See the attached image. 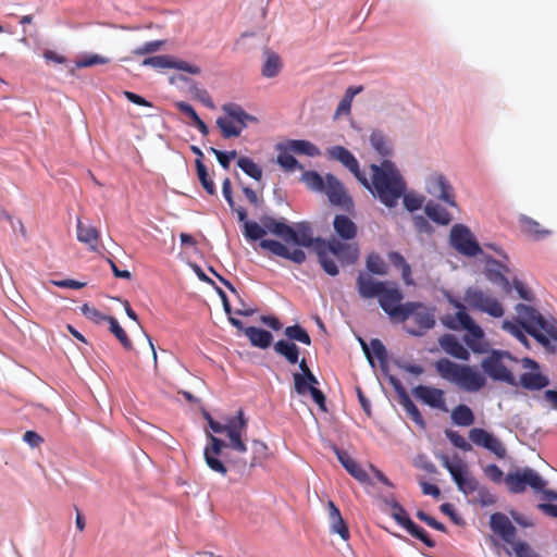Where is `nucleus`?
I'll list each match as a JSON object with an SVG mask.
<instances>
[{
  "label": "nucleus",
  "mask_w": 557,
  "mask_h": 557,
  "mask_svg": "<svg viewBox=\"0 0 557 557\" xmlns=\"http://www.w3.org/2000/svg\"><path fill=\"white\" fill-rule=\"evenodd\" d=\"M245 208L237 210V218L243 223V234L249 242L260 240L259 246L273 253L274 256L290 260L297 264H301L306 260L304 250L296 248L290 250L287 246L278 240L263 238L267 234L275 235L286 239L287 233H292V226L287 225L284 221L277 220L271 215L263 214L260 216V222L249 221Z\"/></svg>",
  "instance_id": "1"
},
{
  "label": "nucleus",
  "mask_w": 557,
  "mask_h": 557,
  "mask_svg": "<svg viewBox=\"0 0 557 557\" xmlns=\"http://www.w3.org/2000/svg\"><path fill=\"white\" fill-rule=\"evenodd\" d=\"M210 429L218 434L225 433L228 443L221 438L208 433L210 444L203 450V457L207 466L214 472L226 475L227 468L224 462L219 458L224 447H230L237 453H246L247 445L243 438L246 434L248 426V419L245 417L243 409H239L235 417L225 419L224 423L215 421L210 413H205Z\"/></svg>",
  "instance_id": "2"
},
{
  "label": "nucleus",
  "mask_w": 557,
  "mask_h": 557,
  "mask_svg": "<svg viewBox=\"0 0 557 557\" xmlns=\"http://www.w3.org/2000/svg\"><path fill=\"white\" fill-rule=\"evenodd\" d=\"M370 170L371 180L368 178L364 187L386 207H395L406 191V182L398 169L384 160L380 165L371 164Z\"/></svg>",
  "instance_id": "3"
},
{
  "label": "nucleus",
  "mask_w": 557,
  "mask_h": 557,
  "mask_svg": "<svg viewBox=\"0 0 557 557\" xmlns=\"http://www.w3.org/2000/svg\"><path fill=\"white\" fill-rule=\"evenodd\" d=\"M442 466L450 473L458 490L466 495L476 493L475 502L481 506H492L496 503L495 496L485 487L480 486L478 480L471 475L468 466L461 460L451 461L447 455H440Z\"/></svg>",
  "instance_id": "4"
},
{
  "label": "nucleus",
  "mask_w": 557,
  "mask_h": 557,
  "mask_svg": "<svg viewBox=\"0 0 557 557\" xmlns=\"http://www.w3.org/2000/svg\"><path fill=\"white\" fill-rule=\"evenodd\" d=\"M317 255L322 269L331 276L338 274V268L331 258L334 256L343 265L354 264L359 258V248L356 244L343 243L339 239H318Z\"/></svg>",
  "instance_id": "5"
},
{
  "label": "nucleus",
  "mask_w": 557,
  "mask_h": 557,
  "mask_svg": "<svg viewBox=\"0 0 557 557\" xmlns=\"http://www.w3.org/2000/svg\"><path fill=\"white\" fill-rule=\"evenodd\" d=\"M434 367L442 379L456 384L467 392H478L486 383L484 375L473 367L458 364L447 358L438 359Z\"/></svg>",
  "instance_id": "6"
},
{
  "label": "nucleus",
  "mask_w": 557,
  "mask_h": 557,
  "mask_svg": "<svg viewBox=\"0 0 557 557\" xmlns=\"http://www.w3.org/2000/svg\"><path fill=\"white\" fill-rule=\"evenodd\" d=\"M516 312L521 326L539 343L548 345V337L557 341V323L547 321L536 309L523 304L516 306Z\"/></svg>",
  "instance_id": "7"
},
{
  "label": "nucleus",
  "mask_w": 557,
  "mask_h": 557,
  "mask_svg": "<svg viewBox=\"0 0 557 557\" xmlns=\"http://www.w3.org/2000/svg\"><path fill=\"white\" fill-rule=\"evenodd\" d=\"M505 483L511 493H523L527 487H530L534 493H541L543 499L548 502L557 500V493L552 490L545 488L547 481H545L532 468L518 469L515 472H509L505 478Z\"/></svg>",
  "instance_id": "8"
},
{
  "label": "nucleus",
  "mask_w": 557,
  "mask_h": 557,
  "mask_svg": "<svg viewBox=\"0 0 557 557\" xmlns=\"http://www.w3.org/2000/svg\"><path fill=\"white\" fill-rule=\"evenodd\" d=\"M449 302L457 309V312L446 315L443 320L444 324L450 330H466L468 334L465 336V342L473 351H480L479 345L484 336L483 330L467 313L462 302L453 298L449 299Z\"/></svg>",
  "instance_id": "9"
},
{
  "label": "nucleus",
  "mask_w": 557,
  "mask_h": 557,
  "mask_svg": "<svg viewBox=\"0 0 557 557\" xmlns=\"http://www.w3.org/2000/svg\"><path fill=\"white\" fill-rule=\"evenodd\" d=\"M222 111L225 115L216 119V125L224 138L238 137L249 122H257L253 115L248 114L237 103H225Z\"/></svg>",
  "instance_id": "10"
},
{
  "label": "nucleus",
  "mask_w": 557,
  "mask_h": 557,
  "mask_svg": "<svg viewBox=\"0 0 557 557\" xmlns=\"http://www.w3.org/2000/svg\"><path fill=\"white\" fill-rule=\"evenodd\" d=\"M407 320H411L413 326L406 324L405 330L408 334L414 336H422L428 330L435 325L434 311L423 304L416 301L406 302L405 313L401 314L398 322H406Z\"/></svg>",
  "instance_id": "11"
},
{
  "label": "nucleus",
  "mask_w": 557,
  "mask_h": 557,
  "mask_svg": "<svg viewBox=\"0 0 557 557\" xmlns=\"http://www.w3.org/2000/svg\"><path fill=\"white\" fill-rule=\"evenodd\" d=\"M463 300L472 310L487 313L493 318H502L504 315L502 304L495 297L476 287H469L465 292Z\"/></svg>",
  "instance_id": "12"
},
{
  "label": "nucleus",
  "mask_w": 557,
  "mask_h": 557,
  "mask_svg": "<svg viewBox=\"0 0 557 557\" xmlns=\"http://www.w3.org/2000/svg\"><path fill=\"white\" fill-rule=\"evenodd\" d=\"M404 295L395 283L388 282L384 287L377 301L382 310L388 314L393 322H398L401 314L405 313L406 302L403 304Z\"/></svg>",
  "instance_id": "13"
},
{
  "label": "nucleus",
  "mask_w": 557,
  "mask_h": 557,
  "mask_svg": "<svg viewBox=\"0 0 557 557\" xmlns=\"http://www.w3.org/2000/svg\"><path fill=\"white\" fill-rule=\"evenodd\" d=\"M294 389L299 396L310 394L312 400L322 411H326V397L321 389L318 388L319 381L313 372L307 374L293 373Z\"/></svg>",
  "instance_id": "14"
},
{
  "label": "nucleus",
  "mask_w": 557,
  "mask_h": 557,
  "mask_svg": "<svg viewBox=\"0 0 557 557\" xmlns=\"http://www.w3.org/2000/svg\"><path fill=\"white\" fill-rule=\"evenodd\" d=\"M450 243L456 250L468 257H474L481 252V247L474 239L472 233L462 224L453 226L450 231Z\"/></svg>",
  "instance_id": "15"
},
{
  "label": "nucleus",
  "mask_w": 557,
  "mask_h": 557,
  "mask_svg": "<svg viewBox=\"0 0 557 557\" xmlns=\"http://www.w3.org/2000/svg\"><path fill=\"white\" fill-rule=\"evenodd\" d=\"M481 367L494 381H500L509 385L517 386L516 377L502 361L500 354L494 352L486 357L482 360Z\"/></svg>",
  "instance_id": "16"
},
{
  "label": "nucleus",
  "mask_w": 557,
  "mask_h": 557,
  "mask_svg": "<svg viewBox=\"0 0 557 557\" xmlns=\"http://www.w3.org/2000/svg\"><path fill=\"white\" fill-rule=\"evenodd\" d=\"M469 438L474 445L490 450L499 459H504L507 455V449L502 441L484 429H471Z\"/></svg>",
  "instance_id": "17"
},
{
  "label": "nucleus",
  "mask_w": 557,
  "mask_h": 557,
  "mask_svg": "<svg viewBox=\"0 0 557 557\" xmlns=\"http://www.w3.org/2000/svg\"><path fill=\"white\" fill-rule=\"evenodd\" d=\"M327 156L331 159H334L341 162L345 168H347L354 176L358 180V182L362 186H367L368 177L364 172H362L359 168V162L356 157L345 147L343 146H334L327 150Z\"/></svg>",
  "instance_id": "18"
},
{
  "label": "nucleus",
  "mask_w": 557,
  "mask_h": 557,
  "mask_svg": "<svg viewBox=\"0 0 557 557\" xmlns=\"http://www.w3.org/2000/svg\"><path fill=\"white\" fill-rule=\"evenodd\" d=\"M387 283V281H377L370 273L361 271L356 280V288L361 299H377Z\"/></svg>",
  "instance_id": "19"
},
{
  "label": "nucleus",
  "mask_w": 557,
  "mask_h": 557,
  "mask_svg": "<svg viewBox=\"0 0 557 557\" xmlns=\"http://www.w3.org/2000/svg\"><path fill=\"white\" fill-rule=\"evenodd\" d=\"M323 191L326 194L332 205L339 206L345 209L352 207V200L347 195L343 184L335 175L331 173L325 175V185Z\"/></svg>",
  "instance_id": "20"
},
{
  "label": "nucleus",
  "mask_w": 557,
  "mask_h": 557,
  "mask_svg": "<svg viewBox=\"0 0 557 557\" xmlns=\"http://www.w3.org/2000/svg\"><path fill=\"white\" fill-rule=\"evenodd\" d=\"M522 364L524 368H530L532 370H539V364L536 361L530 358H523ZM549 384V380L547 376L543 375L539 371L536 372H525L520 376V385L529 391H540L546 387Z\"/></svg>",
  "instance_id": "21"
},
{
  "label": "nucleus",
  "mask_w": 557,
  "mask_h": 557,
  "mask_svg": "<svg viewBox=\"0 0 557 557\" xmlns=\"http://www.w3.org/2000/svg\"><path fill=\"white\" fill-rule=\"evenodd\" d=\"M428 191L450 207H456L455 196L451 185L445 176L441 174L431 175L426 183Z\"/></svg>",
  "instance_id": "22"
},
{
  "label": "nucleus",
  "mask_w": 557,
  "mask_h": 557,
  "mask_svg": "<svg viewBox=\"0 0 557 557\" xmlns=\"http://www.w3.org/2000/svg\"><path fill=\"white\" fill-rule=\"evenodd\" d=\"M412 394L423 404L432 408L447 411L445 393L443 389L432 386L418 385L412 389Z\"/></svg>",
  "instance_id": "23"
},
{
  "label": "nucleus",
  "mask_w": 557,
  "mask_h": 557,
  "mask_svg": "<svg viewBox=\"0 0 557 557\" xmlns=\"http://www.w3.org/2000/svg\"><path fill=\"white\" fill-rule=\"evenodd\" d=\"M509 269L507 265L500 263L499 261L488 258L485 264V276L493 284L499 285L504 293H511V283L505 276V273H508Z\"/></svg>",
  "instance_id": "24"
},
{
  "label": "nucleus",
  "mask_w": 557,
  "mask_h": 557,
  "mask_svg": "<svg viewBox=\"0 0 557 557\" xmlns=\"http://www.w3.org/2000/svg\"><path fill=\"white\" fill-rule=\"evenodd\" d=\"M333 450L337 456L341 465L352 478H355L360 483L369 482V475L366 470H363L362 467L352 457H350L347 451L338 448L337 446H333Z\"/></svg>",
  "instance_id": "25"
},
{
  "label": "nucleus",
  "mask_w": 557,
  "mask_h": 557,
  "mask_svg": "<svg viewBox=\"0 0 557 557\" xmlns=\"http://www.w3.org/2000/svg\"><path fill=\"white\" fill-rule=\"evenodd\" d=\"M491 529L507 543H512L516 536V528L509 518L502 512H495L491 516Z\"/></svg>",
  "instance_id": "26"
},
{
  "label": "nucleus",
  "mask_w": 557,
  "mask_h": 557,
  "mask_svg": "<svg viewBox=\"0 0 557 557\" xmlns=\"http://www.w3.org/2000/svg\"><path fill=\"white\" fill-rule=\"evenodd\" d=\"M313 240L311 224L307 221L296 223V226L292 227V233H287L285 239L286 243L302 247H311Z\"/></svg>",
  "instance_id": "27"
},
{
  "label": "nucleus",
  "mask_w": 557,
  "mask_h": 557,
  "mask_svg": "<svg viewBox=\"0 0 557 557\" xmlns=\"http://www.w3.org/2000/svg\"><path fill=\"white\" fill-rule=\"evenodd\" d=\"M519 226L522 234L533 240H541L552 234L549 230L544 228L537 221L523 214L519 216Z\"/></svg>",
  "instance_id": "28"
},
{
  "label": "nucleus",
  "mask_w": 557,
  "mask_h": 557,
  "mask_svg": "<svg viewBox=\"0 0 557 557\" xmlns=\"http://www.w3.org/2000/svg\"><path fill=\"white\" fill-rule=\"evenodd\" d=\"M99 231L91 224H85L77 219V239L88 246L91 251L99 250Z\"/></svg>",
  "instance_id": "29"
},
{
  "label": "nucleus",
  "mask_w": 557,
  "mask_h": 557,
  "mask_svg": "<svg viewBox=\"0 0 557 557\" xmlns=\"http://www.w3.org/2000/svg\"><path fill=\"white\" fill-rule=\"evenodd\" d=\"M333 227L338 237L344 240L354 239L358 232L356 223L344 214L335 215Z\"/></svg>",
  "instance_id": "30"
},
{
  "label": "nucleus",
  "mask_w": 557,
  "mask_h": 557,
  "mask_svg": "<svg viewBox=\"0 0 557 557\" xmlns=\"http://www.w3.org/2000/svg\"><path fill=\"white\" fill-rule=\"evenodd\" d=\"M442 348L451 357L467 361L470 354L465 346L451 334H446L440 338Z\"/></svg>",
  "instance_id": "31"
},
{
  "label": "nucleus",
  "mask_w": 557,
  "mask_h": 557,
  "mask_svg": "<svg viewBox=\"0 0 557 557\" xmlns=\"http://www.w3.org/2000/svg\"><path fill=\"white\" fill-rule=\"evenodd\" d=\"M264 62L262 64L261 74L265 78L276 77L282 71L283 64L277 53L267 49L263 52Z\"/></svg>",
  "instance_id": "32"
},
{
  "label": "nucleus",
  "mask_w": 557,
  "mask_h": 557,
  "mask_svg": "<svg viewBox=\"0 0 557 557\" xmlns=\"http://www.w3.org/2000/svg\"><path fill=\"white\" fill-rule=\"evenodd\" d=\"M245 335L249 338L252 346L262 349L268 348L273 339V336L269 331L256 326L246 327Z\"/></svg>",
  "instance_id": "33"
},
{
  "label": "nucleus",
  "mask_w": 557,
  "mask_h": 557,
  "mask_svg": "<svg viewBox=\"0 0 557 557\" xmlns=\"http://www.w3.org/2000/svg\"><path fill=\"white\" fill-rule=\"evenodd\" d=\"M277 163L286 172H294L296 170H304V166L296 160L293 152L289 151L285 144L277 145Z\"/></svg>",
  "instance_id": "34"
},
{
  "label": "nucleus",
  "mask_w": 557,
  "mask_h": 557,
  "mask_svg": "<svg viewBox=\"0 0 557 557\" xmlns=\"http://www.w3.org/2000/svg\"><path fill=\"white\" fill-rule=\"evenodd\" d=\"M287 149L295 154H304L308 157L320 156L319 148L312 143L304 139H290L285 143Z\"/></svg>",
  "instance_id": "35"
},
{
  "label": "nucleus",
  "mask_w": 557,
  "mask_h": 557,
  "mask_svg": "<svg viewBox=\"0 0 557 557\" xmlns=\"http://www.w3.org/2000/svg\"><path fill=\"white\" fill-rule=\"evenodd\" d=\"M274 350L276 354L284 357L288 363L296 364L298 362L300 352L295 343L281 339L274 344Z\"/></svg>",
  "instance_id": "36"
},
{
  "label": "nucleus",
  "mask_w": 557,
  "mask_h": 557,
  "mask_svg": "<svg viewBox=\"0 0 557 557\" xmlns=\"http://www.w3.org/2000/svg\"><path fill=\"white\" fill-rule=\"evenodd\" d=\"M424 212L432 221L441 225H447L451 221V216L448 211L433 201L425 205Z\"/></svg>",
  "instance_id": "37"
},
{
  "label": "nucleus",
  "mask_w": 557,
  "mask_h": 557,
  "mask_svg": "<svg viewBox=\"0 0 557 557\" xmlns=\"http://www.w3.org/2000/svg\"><path fill=\"white\" fill-rule=\"evenodd\" d=\"M451 420L456 425L470 426L474 423V414L467 405H458L451 411Z\"/></svg>",
  "instance_id": "38"
},
{
  "label": "nucleus",
  "mask_w": 557,
  "mask_h": 557,
  "mask_svg": "<svg viewBox=\"0 0 557 557\" xmlns=\"http://www.w3.org/2000/svg\"><path fill=\"white\" fill-rule=\"evenodd\" d=\"M389 262L397 269L401 270V277L407 285H412L413 281L411 278V267L405 260V258L397 251H392L388 253Z\"/></svg>",
  "instance_id": "39"
},
{
  "label": "nucleus",
  "mask_w": 557,
  "mask_h": 557,
  "mask_svg": "<svg viewBox=\"0 0 557 557\" xmlns=\"http://www.w3.org/2000/svg\"><path fill=\"white\" fill-rule=\"evenodd\" d=\"M196 171L198 180L203 189L211 196L215 195L216 189L213 180L209 176L208 169L201 160H196Z\"/></svg>",
  "instance_id": "40"
},
{
  "label": "nucleus",
  "mask_w": 557,
  "mask_h": 557,
  "mask_svg": "<svg viewBox=\"0 0 557 557\" xmlns=\"http://www.w3.org/2000/svg\"><path fill=\"white\" fill-rule=\"evenodd\" d=\"M237 166L248 176L256 181H260L262 178V169L256 162H253L248 157H240L237 160Z\"/></svg>",
  "instance_id": "41"
},
{
  "label": "nucleus",
  "mask_w": 557,
  "mask_h": 557,
  "mask_svg": "<svg viewBox=\"0 0 557 557\" xmlns=\"http://www.w3.org/2000/svg\"><path fill=\"white\" fill-rule=\"evenodd\" d=\"M370 143L374 150L383 157L389 156L392 152L391 144L384 134L380 131L372 132Z\"/></svg>",
  "instance_id": "42"
},
{
  "label": "nucleus",
  "mask_w": 557,
  "mask_h": 557,
  "mask_svg": "<svg viewBox=\"0 0 557 557\" xmlns=\"http://www.w3.org/2000/svg\"><path fill=\"white\" fill-rule=\"evenodd\" d=\"M301 181L313 191L322 193L324 190L325 178L317 171H305Z\"/></svg>",
  "instance_id": "43"
},
{
  "label": "nucleus",
  "mask_w": 557,
  "mask_h": 557,
  "mask_svg": "<svg viewBox=\"0 0 557 557\" xmlns=\"http://www.w3.org/2000/svg\"><path fill=\"white\" fill-rule=\"evenodd\" d=\"M367 272L370 274L376 275H386L387 274V264L377 253H370L367 257Z\"/></svg>",
  "instance_id": "44"
},
{
  "label": "nucleus",
  "mask_w": 557,
  "mask_h": 557,
  "mask_svg": "<svg viewBox=\"0 0 557 557\" xmlns=\"http://www.w3.org/2000/svg\"><path fill=\"white\" fill-rule=\"evenodd\" d=\"M109 324H110V331L114 334V336L119 339V342L121 343V345L126 349V350H132L133 349V343L132 341L129 339V337L127 336L126 332L124 331V329L119 324L117 320L114 318V317H111L109 318Z\"/></svg>",
  "instance_id": "45"
},
{
  "label": "nucleus",
  "mask_w": 557,
  "mask_h": 557,
  "mask_svg": "<svg viewBox=\"0 0 557 557\" xmlns=\"http://www.w3.org/2000/svg\"><path fill=\"white\" fill-rule=\"evenodd\" d=\"M386 504L391 507V516L394 520L401 525L404 529L407 528V521H412L405 508L395 499L386 500Z\"/></svg>",
  "instance_id": "46"
},
{
  "label": "nucleus",
  "mask_w": 557,
  "mask_h": 557,
  "mask_svg": "<svg viewBox=\"0 0 557 557\" xmlns=\"http://www.w3.org/2000/svg\"><path fill=\"white\" fill-rule=\"evenodd\" d=\"M284 334L292 341H297L308 346L311 345V338L308 332L298 324L287 326Z\"/></svg>",
  "instance_id": "47"
},
{
  "label": "nucleus",
  "mask_w": 557,
  "mask_h": 557,
  "mask_svg": "<svg viewBox=\"0 0 557 557\" xmlns=\"http://www.w3.org/2000/svg\"><path fill=\"white\" fill-rule=\"evenodd\" d=\"M406 531L413 537L423 542L428 547H434L435 542L429 536L428 532L416 524L413 521H407Z\"/></svg>",
  "instance_id": "48"
},
{
  "label": "nucleus",
  "mask_w": 557,
  "mask_h": 557,
  "mask_svg": "<svg viewBox=\"0 0 557 557\" xmlns=\"http://www.w3.org/2000/svg\"><path fill=\"white\" fill-rule=\"evenodd\" d=\"M401 404L406 410V412L409 414L411 420L417 423L419 426L424 428L425 422L423 420V417L421 412L419 411L418 407L414 405V403L408 397L407 394H404Z\"/></svg>",
  "instance_id": "49"
},
{
  "label": "nucleus",
  "mask_w": 557,
  "mask_h": 557,
  "mask_svg": "<svg viewBox=\"0 0 557 557\" xmlns=\"http://www.w3.org/2000/svg\"><path fill=\"white\" fill-rule=\"evenodd\" d=\"M252 448H253V457H252L251 461L249 462L250 468L260 465L269 456V447L262 441L255 440L252 442Z\"/></svg>",
  "instance_id": "50"
},
{
  "label": "nucleus",
  "mask_w": 557,
  "mask_h": 557,
  "mask_svg": "<svg viewBox=\"0 0 557 557\" xmlns=\"http://www.w3.org/2000/svg\"><path fill=\"white\" fill-rule=\"evenodd\" d=\"M110 62L109 58L99 54H87L75 61V65L78 69L89 67L98 64H107Z\"/></svg>",
  "instance_id": "51"
},
{
  "label": "nucleus",
  "mask_w": 557,
  "mask_h": 557,
  "mask_svg": "<svg viewBox=\"0 0 557 557\" xmlns=\"http://www.w3.org/2000/svg\"><path fill=\"white\" fill-rule=\"evenodd\" d=\"M144 66H151L153 69H169L171 63V55H154L145 58L141 62Z\"/></svg>",
  "instance_id": "52"
},
{
  "label": "nucleus",
  "mask_w": 557,
  "mask_h": 557,
  "mask_svg": "<svg viewBox=\"0 0 557 557\" xmlns=\"http://www.w3.org/2000/svg\"><path fill=\"white\" fill-rule=\"evenodd\" d=\"M81 311L82 313L87 318L89 319L90 321L97 323V324H100L102 323L103 321H109V318H111V315H106L103 314L102 312H100L98 309H96L95 307L92 306H89L88 304H84L82 307H81Z\"/></svg>",
  "instance_id": "53"
},
{
  "label": "nucleus",
  "mask_w": 557,
  "mask_h": 557,
  "mask_svg": "<svg viewBox=\"0 0 557 557\" xmlns=\"http://www.w3.org/2000/svg\"><path fill=\"white\" fill-rule=\"evenodd\" d=\"M445 435L455 447L463 451H470L472 449L471 444L458 432L453 430H446Z\"/></svg>",
  "instance_id": "54"
},
{
  "label": "nucleus",
  "mask_w": 557,
  "mask_h": 557,
  "mask_svg": "<svg viewBox=\"0 0 557 557\" xmlns=\"http://www.w3.org/2000/svg\"><path fill=\"white\" fill-rule=\"evenodd\" d=\"M164 44H165L164 40H152V41L145 42L140 47L135 48L133 50V54L145 55V54L157 52V51L161 50V48L164 46Z\"/></svg>",
  "instance_id": "55"
},
{
  "label": "nucleus",
  "mask_w": 557,
  "mask_h": 557,
  "mask_svg": "<svg viewBox=\"0 0 557 557\" xmlns=\"http://www.w3.org/2000/svg\"><path fill=\"white\" fill-rule=\"evenodd\" d=\"M209 151L212 152L216 157L220 165L225 170H227L230 168L231 160L235 159L237 156L236 150L221 151L216 148L211 147L209 149Z\"/></svg>",
  "instance_id": "56"
},
{
  "label": "nucleus",
  "mask_w": 557,
  "mask_h": 557,
  "mask_svg": "<svg viewBox=\"0 0 557 557\" xmlns=\"http://www.w3.org/2000/svg\"><path fill=\"white\" fill-rule=\"evenodd\" d=\"M332 533H337L344 541L349 540V529L343 518L330 522Z\"/></svg>",
  "instance_id": "57"
},
{
  "label": "nucleus",
  "mask_w": 557,
  "mask_h": 557,
  "mask_svg": "<svg viewBox=\"0 0 557 557\" xmlns=\"http://www.w3.org/2000/svg\"><path fill=\"white\" fill-rule=\"evenodd\" d=\"M222 194L225 200L227 201L231 210L237 214V210L240 209L242 207H236L235 205V200L232 194V183L228 177H226L222 183Z\"/></svg>",
  "instance_id": "58"
},
{
  "label": "nucleus",
  "mask_w": 557,
  "mask_h": 557,
  "mask_svg": "<svg viewBox=\"0 0 557 557\" xmlns=\"http://www.w3.org/2000/svg\"><path fill=\"white\" fill-rule=\"evenodd\" d=\"M512 548L517 557H540L525 542L512 543Z\"/></svg>",
  "instance_id": "59"
},
{
  "label": "nucleus",
  "mask_w": 557,
  "mask_h": 557,
  "mask_svg": "<svg viewBox=\"0 0 557 557\" xmlns=\"http://www.w3.org/2000/svg\"><path fill=\"white\" fill-rule=\"evenodd\" d=\"M417 518L437 531L446 532V527L442 522H438L435 518L422 510L417 512Z\"/></svg>",
  "instance_id": "60"
},
{
  "label": "nucleus",
  "mask_w": 557,
  "mask_h": 557,
  "mask_svg": "<svg viewBox=\"0 0 557 557\" xmlns=\"http://www.w3.org/2000/svg\"><path fill=\"white\" fill-rule=\"evenodd\" d=\"M171 63H172V65L169 69H176V70H181V71L187 72L189 74H195V75L200 73V69L197 65L189 64L186 61L174 60L171 57Z\"/></svg>",
  "instance_id": "61"
},
{
  "label": "nucleus",
  "mask_w": 557,
  "mask_h": 557,
  "mask_svg": "<svg viewBox=\"0 0 557 557\" xmlns=\"http://www.w3.org/2000/svg\"><path fill=\"white\" fill-rule=\"evenodd\" d=\"M175 107L181 113L185 114L186 116H188L191 120L193 125L200 120L198 113L195 111V109L189 103L184 102V101H178L175 103Z\"/></svg>",
  "instance_id": "62"
},
{
  "label": "nucleus",
  "mask_w": 557,
  "mask_h": 557,
  "mask_svg": "<svg viewBox=\"0 0 557 557\" xmlns=\"http://www.w3.org/2000/svg\"><path fill=\"white\" fill-rule=\"evenodd\" d=\"M370 345H371V349H372V352L374 354V356L380 361H384L387 357V351H386V348L383 345V343L377 338H373L371 341Z\"/></svg>",
  "instance_id": "63"
},
{
  "label": "nucleus",
  "mask_w": 557,
  "mask_h": 557,
  "mask_svg": "<svg viewBox=\"0 0 557 557\" xmlns=\"http://www.w3.org/2000/svg\"><path fill=\"white\" fill-rule=\"evenodd\" d=\"M515 287L516 292L518 293L519 297L527 300L532 301L533 296L532 293L527 288V286L519 280L515 278L512 281L511 288Z\"/></svg>",
  "instance_id": "64"
}]
</instances>
